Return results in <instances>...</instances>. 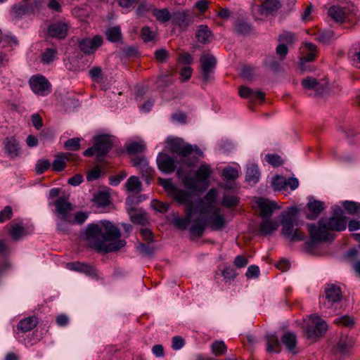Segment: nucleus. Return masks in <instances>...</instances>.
I'll return each mask as SVG.
<instances>
[{
	"mask_svg": "<svg viewBox=\"0 0 360 360\" xmlns=\"http://www.w3.org/2000/svg\"><path fill=\"white\" fill-rule=\"evenodd\" d=\"M80 238L93 248H123L126 242L122 239V233L118 226L109 220H101L90 223L81 232Z\"/></svg>",
	"mask_w": 360,
	"mask_h": 360,
	"instance_id": "nucleus-1",
	"label": "nucleus"
},
{
	"mask_svg": "<svg viewBox=\"0 0 360 360\" xmlns=\"http://www.w3.org/2000/svg\"><path fill=\"white\" fill-rule=\"evenodd\" d=\"M299 210L292 207L281 214V234L290 241H300L305 238V234L299 229H295L298 225Z\"/></svg>",
	"mask_w": 360,
	"mask_h": 360,
	"instance_id": "nucleus-2",
	"label": "nucleus"
},
{
	"mask_svg": "<svg viewBox=\"0 0 360 360\" xmlns=\"http://www.w3.org/2000/svg\"><path fill=\"white\" fill-rule=\"evenodd\" d=\"M212 173V169L209 165L202 164L195 172V178L186 176L183 183L187 188L191 190L201 191L205 189L208 186V179Z\"/></svg>",
	"mask_w": 360,
	"mask_h": 360,
	"instance_id": "nucleus-3",
	"label": "nucleus"
},
{
	"mask_svg": "<svg viewBox=\"0 0 360 360\" xmlns=\"http://www.w3.org/2000/svg\"><path fill=\"white\" fill-rule=\"evenodd\" d=\"M305 336L308 340L315 342L321 338L327 330V323L319 315L314 314L304 321L303 326Z\"/></svg>",
	"mask_w": 360,
	"mask_h": 360,
	"instance_id": "nucleus-4",
	"label": "nucleus"
},
{
	"mask_svg": "<svg viewBox=\"0 0 360 360\" xmlns=\"http://www.w3.org/2000/svg\"><path fill=\"white\" fill-rule=\"evenodd\" d=\"M307 229L311 240L314 243L331 241L335 238V234L328 230L323 221H319L317 225L309 224Z\"/></svg>",
	"mask_w": 360,
	"mask_h": 360,
	"instance_id": "nucleus-5",
	"label": "nucleus"
},
{
	"mask_svg": "<svg viewBox=\"0 0 360 360\" xmlns=\"http://www.w3.org/2000/svg\"><path fill=\"white\" fill-rule=\"evenodd\" d=\"M280 6L279 0H255L252 12L256 20H262L269 13L277 11Z\"/></svg>",
	"mask_w": 360,
	"mask_h": 360,
	"instance_id": "nucleus-6",
	"label": "nucleus"
},
{
	"mask_svg": "<svg viewBox=\"0 0 360 360\" xmlns=\"http://www.w3.org/2000/svg\"><path fill=\"white\" fill-rule=\"evenodd\" d=\"M357 8L352 4H347L344 7L333 6L328 9V15L336 22L352 20L356 15Z\"/></svg>",
	"mask_w": 360,
	"mask_h": 360,
	"instance_id": "nucleus-7",
	"label": "nucleus"
},
{
	"mask_svg": "<svg viewBox=\"0 0 360 360\" xmlns=\"http://www.w3.org/2000/svg\"><path fill=\"white\" fill-rule=\"evenodd\" d=\"M44 5V0H34L31 4H16L12 6L11 13L16 17L39 13Z\"/></svg>",
	"mask_w": 360,
	"mask_h": 360,
	"instance_id": "nucleus-8",
	"label": "nucleus"
},
{
	"mask_svg": "<svg viewBox=\"0 0 360 360\" xmlns=\"http://www.w3.org/2000/svg\"><path fill=\"white\" fill-rule=\"evenodd\" d=\"M165 142L172 153H177L181 158H186L193 152L192 146L184 142L181 139L168 138Z\"/></svg>",
	"mask_w": 360,
	"mask_h": 360,
	"instance_id": "nucleus-9",
	"label": "nucleus"
},
{
	"mask_svg": "<svg viewBox=\"0 0 360 360\" xmlns=\"http://www.w3.org/2000/svg\"><path fill=\"white\" fill-rule=\"evenodd\" d=\"M325 223L330 232L341 231L346 229L347 220V217L344 216L342 210L338 209L334 211L333 216Z\"/></svg>",
	"mask_w": 360,
	"mask_h": 360,
	"instance_id": "nucleus-10",
	"label": "nucleus"
},
{
	"mask_svg": "<svg viewBox=\"0 0 360 360\" xmlns=\"http://www.w3.org/2000/svg\"><path fill=\"white\" fill-rule=\"evenodd\" d=\"M200 63L202 79L207 82L212 79V73L215 68L217 60L213 56L203 53L200 58Z\"/></svg>",
	"mask_w": 360,
	"mask_h": 360,
	"instance_id": "nucleus-11",
	"label": "nucleus"
},
{
	"mask_svg": "<svg viewBox=\"0 0 360 360\" xmlns=\"http://www.w3.org/2000/svg\"><path fill=\"white\" fill-rule=\"evenodd\" d=\"M205 221L207 225L213 230L223 229L226 224L224 215L221 213V210L217 207L211 209L209 217Z\"/></svg>",
	"mask_w": 360,
	"mask_h": 360,
	"instance_id": "nucleus-12",
	"label": "nucleus"
},
{
	"mask_svg": "<svg viewBox=\"0 0 360 360\" xmlns=\"http://www.w3.org/2000/svg\"><path fill=\"white\" fill-rule=\"evenodd\" d=\"M33 226L28 223L20 221L12 225L9 234L14 240H18L27 235L32 233Z\"/></svg>",
	"mask_w": 360,
	"mask_h": 360,
	"instance_id": "nucleus-13",
	"label": "nucleus"
},
{
	"mask_svg": "<svg viewBox=\"0 0 360 360\" xmlns=\"http://www.w3.org/2000/svg\"><path fill=\"white\" fill-rule=\"evenodd\" d=\"M78 157L70 153H60L55 155V159L51 164L52 170L56 172L63 171L68 161L75 162Z\"/></svg>",
	"mask_w": 360,
	"mask_h": 360,
	"instance_id": "nucleus-14",
	"label": "nucleus"
},
{
	"mask_svg": "<svg viewBox=\"0 0 360 360\" xmlns=\"http://www.w3.org/2000/svg\"><path fill=\"white\" fill-rule=\"evenodd\" d=\"M103 39L99 35H96L92 39L84 38L79 41V47L84 53L89 54L94 53L98 47L102 45Z\"/></svg>",
	"mask_w": 360,
	"mask_h": 360,
	"instance_id": "nucleus-15",
	"label": "nucleus"
},
{
	"mask_svg": "<svg viewBox=\"0 0 360 360\" xmlns=\"http://www.w3.org/2000/svg\"><path fill=\"white\" fill-rule=\"evenodd\" d=\"M97 151L98 158L103 157L110 150L112 141L110 137L107 135H101L95 138L94 143Z\"/></svg>",
	"mask_w": 360,
	"mask_h": 360,
	"instance_id": "nucleus-16",
	"label": "nucleus"
},
{
	"mask_svg": "<svg viewBox=\"0 0 360 360\" xmlns=\"http://www.w3.org/2000/svg\"><path fill=\"white\" fill-rule=\"evenodd\" d=\"M193 22V19L187 11H176L172 13V23L179 25L182 30H186Z\"/></svg>",
	"mask_w": 360,
	"mask_h": 360,
	"instance_id": "nucleus-17",
	"label": "nucleus"
},
{
	"mask_svg": "<svg viewBox=\"0 0 360 360\" xmlns=\"http://www.w3.org/2000/svg\"><path fill=\"white\" fill-rule=\"evenodd\" d=\"M302 56L300 58V65L303 69L305 63L313 61L316 56V46L310 42L304 44L302 51Z\"/></svg>",
	"mask_w": 360,
	"mask_h": 360,
	"instance_id": "nucleus-18",
	"label": "nucleus"
},
{
	"mask_svg": "<svg viewBox=\"0 0 360 360\" xmlns=\"http://www.w3.org/2000/svg\"><path fill=\"white\" fill-rule=\"evenodd\" d=\"M157 163L160 171L166 174L173 172L176 168L174 160L169 155L160 153L157 158Z\"/></svg>",
	"mask_w": 360,
	"mask_h": 360,
	"instance_id": "nucleus-19",
	"label": "nucleus"
},
{
	"mask_svg": "<svg viewBox=\"0 0 360 360\" xmlns=\"http://www.w3.org/2000/svg\"><path fill=\"white\" fill-rule=\"evenodd\" d=\"M68 30V27L65 22H56L49 26L47 32L51 37L63 39L67 36Z\"/></svg>",
	"mask_w": 360,
	"mask_h": 360,
	"instance_id": "nucleus-20",
	"label": "nucleus"
},
{
	"mask_svg": "<svg viewBox=\"0 0 360 360\" xmlns=\"http://www.w3.org/2000/svg\"><path fill=\"white\" fill-rule=\"evenodd\" d=\"M302 84L305 89L314 90L316 95L321 94L326 88V82H319L316 79L311 77L304 79Z\"/></svg>",
	"mask_w": 360,
	"mask_h": 360,
	"instance_id": "nucleus-21",
	"label": "nucleus"
},
{
	"mask_svg": "<svg viewBox=\"0 0 360 360\" xmlns=\"http://www.w3.org/2000/svg\"><path fill=\"white\" fill-rule=\"evenodd\" d=\"M6 153L8 155L14 158L18 157L20 153L19 143L14 137H7L3 143Z\"/></svg>",
	"mask_w": 360,
	"mask_h": 360,
	"instance_id": "nucleus-22",
	"label": "nucleus"
},
{
	"mask_svg": "<svg viewBox=\"0 0 360 360\" xmlns=\"http://www.w3.org/2000/svg\"><path fill=\"white\" fill-rule=\"evenodd\" d=\"M257 204L260 210V216L262 218L269 217L272 215L274 210L276 209V204L269 200L259 198Z\"/></svg>",
	"mask_w": 360,
	"mask_h": 360,
	"instance_id": "nucleus-23",
	"label": "nucleus"
},
{
	"mask_svg": "<svg viewBox=\"0 0 360 360\" xmlns=\"http://www.w3.org/2000/svg\"><path fill=\"white\" fill-rule=\"evenodd\" d=\"M56 210L61 216V218L67 221L68 217L70 216L71 211L73 210L72 204L65 199L59 198L55 202Z\"/></svg>",
	"mask_w": 360,
	"mask_h": 360,
	"instance_id": "nucleus-24",
	"label": "nucleus"
},
{
	"mask_svg": "<svg viewBox=\"0 0 360 360\" xmlns=\"http://www.w3.org/2000/svg\"><path fill=\"white\" fill-rule=\"evenodd\" d=\"M67 266L69 269L71 270L82 272L94 277L98 276L97 270L94 267L87 264L81 262H70L67 264Z\"/></svg>",
	"mask_w": 360,
	"mask_h": 360,
	"instance_id": "nucleus-25",
	"label": "nucleus"
},
{
	"mask_svg": "<svg viewBox=\"0 0 360 360\" xmlns=\"http://www.w3.org/2000/svg\"><path fill=\"white\" fill-rule=\"evenodd\" d=\"M32 91L37 94L44 95L45 91V77L40 75H33L29 81Z\"/></svg>",
	"mask_w": 360,
	"mask_h": 360,
	"instance_id": "nucleus-26",
	"label": "nucleus"
},
{
	"mask_svg": "<svg viewBox=\"0 0 360 360\" xmlns=\"http://www.w3.org/2000/svg\"><path fill=\"white\" fill-rule=\"evenodd\" d=\"M179 204L186 205V210L193 209V205L190 201V195L184 190L176 188L175 190L169 195Z\"/></svg>",
	"mask_w": 360,
	"mask_h": 360,
	"instance_id": "nucleus-27",
	"label": "nucleus"
},
{
	"mask_svg": "<svg viewBox=\"0 0 360 360\" xmlns=\"http://www.w3.org/2000/svg\"><path fill=\"white\" fill-rule=\"evenodd\" d=\"M326 296L328 303L333 304L338 302L342 298L340 288L333 284L329 285L326 289Z\"/></svg>",
	"mask_w": 360,
	"mask_h": 360,
	"instance_id": "nucleus-28",
	"label": "nucleus"
},
{
	"mask_svg": "<svg viewBox=\"0 0 360 360\" xmlns=\"http://www.w3.org/2000/svg\"><path fill=\"white\" fill-rule=\"evenodd\" d=\"M344 259L354 263V269L360 275V249H349L344 256Z\"/></svg>",
	"mask_w": 360,
	"mask_h": 360,
	"instance_id": "nucleus-29",
	"label": "nucleus"
},
{
	"mask_svg": "<svg viewBox=\"0 0 360 360\" xmlns=\"http://www.w3.org/2000/svg\"><path fill=\"white\" fill-rule=\"evenodd\" d=\"M278 227L279 223L278 221L271 219H264L260 225L259 233L264 236L269 235L276 231Z\"/></svg>",
	"mask_w": 360,
	"mask_h": 360,
	"instance_id": "nucleus-30",
	"label": "nucleus"
},
{
	"mask_svg": "<svg viewBox=\"0 0 360 360\" xmlns=\"http://www.w3.org/2000/svg\"><path fill=\"white\" fill-rule=\"evenodd\" d=\"M38 323V319L35 316L27 317L21 320L18 324V329L23 333L32 330Z\"/></svg>",
	"mask_w": 360,
	"mask_h": 360,
	"instance_id": "nucleus-31",
	"label": "nucleus"
},
{
	"mask_svg": "<svg viewBox=\"0 0 360 360\" xmlns=\"http://www.w3.org/2000/svg\"><path fill=\"white\" fill-rule=\"evenodd\" d=\"M260 177V172L258 167L255 164H250L248 166L246 172V180L251 184H255L258 182Z\"/></svg>",
	"mask_w": 360,
	"mask_h": 360,
	"instance_id": "nucleus-32",
	"label": "nucleus"
},
{
	"mask_svg": "<svg viewBox=\"0 0 360 360\" xmlns=\"http://www.w3.org/2000/svg\"><path fill=\"white\" fill-rule=\"evenodd\" d=\"M307 207L311 212V214H307V218L309 219H314L322 212L323 210V205L321 201L314 200L307 204Z\"/></svg>",
	"mask_w": 360,
	"mask_h": 360,
	"instance_id": "nucleus-33",
	"label": "nucleus"
},
{
	"mask_svg": "<svg viewBox=\"0 0 360 360\" xmlns=\"http://www.w3.org/2000/svg\"><path fill=\"white\" fill-rule=\"evenodd\" d=\"M353 345L354 341L352 338L347 336H342L340 339L337 345L336 352L345 354L353 347Z\"/></svg>",
	"mask_w": 360,
	"mask_h": 360,
	"instance_id": "nucleus-34",
	"label": "nucleus"
},
{
	"mask_svg": "<svg viewBox=\"0 0 360 360\" xmlns=\"http://www.w3.org/2000/svg\"><path fill=\"white\" fill-rule=\"evenodd\" d=\"M211 37V31L207 25H200L196 32V38L198 41L202 44H206L210 41Z\"/></svg>",
	"mask_w": 360,
	"mask_h": 360,
	"instance_id": "nucleus-35",
	"label": "nucleus"
},
{
	"mask_svg": "<svg viewBox=\"0 0 360 360\" xmlns=\"http://www.w3.org/2000/svg\"><path fill=\"white\" fill-rule=\"evenodd\" d=\"M125 188L129 192L139 193L141 191V182L137 176H131L125 183Z\"/></svg>",
	"mask_w": 360,
	"mask_h": 360,
	"instance_id": "nucleus-36",
	"label": "nucleus"
},
{
	"mask_svg": "<svg viewBox=\"0 0 360 360\" xmlns=\"http://www.w3.org/2000/svg\"><path fill=\"white\" fill-rule=\"evenodd\" d=\"M282 342L290 352L295 353V349L297 345V340L294 333H285L282 337Z\"/></svg>",
	"mask_w": 360,
	"mask_h": 360,
	"instance_id": "nucleus-37",
	"label": "nucleus"
},
{
	"mask_svg": "<svg viewBox=\"0 0 360 360\" xmlns=\"http://www.w3.org/2000/svg\"><path fill=\"white\" fill-rule=\"evenodd\" d=\"M266 340L268 352H279L281 351V345L276 335H269L266 336Z\"/></svg>",
	"mask_w": 360,
	"mask_h": 360,
	"instance_id": "nucleus-38",
	"label": "nucleus"
},
{
	"mask_svg": "<svg viewBox=\"0 0 360 360\" xmlns=\"http://www.w3.org/2000/svg\"><path fill=\"white\" fill-rule=\"evenodd\" d=\"M221 275L226 283L231 285L234 279L236 278L238 274L233 268L229 266H224L221 270Z\"/></svg>",
	"mask_w": 360,
	"mask_h": 360,
	"instance_id": "nucleus-39",
	"label": "nucleus"
},
{
	"mask_svg": "<svg viewBox=\"0 0 360 360\" xmlns=\"http://www.w3.org/2000/svg\"><path fill=\"white\" fill-rule=\"evenodd\" d=\"M89 214L84 212H77L75 214H71L68 217L67 221L70 224H83L88 219Z\"/></svg>",
	"mask_w": 360,
	"mask_h": 360,
	"instance_id": "nucleus-40",
	"label": "nucleus"
},
{
	"mask_svg": "<svg viewBox=\"0 0 360 360\" xmlns=\"http://www.w3.org/2000/svg\"><path fill=\"white\" fill-rule=\"evenodd\" d=\"M193 217V209L186 210V216L184 218H178L174 220L176 226L180 229H185L189 224Z\"/></svg>",
	"mask_w": 360,
	"mask_h": 360,
	"instance_id": "nucleus-41",
	"label": "nucleus"
},
{
	"mask_svg": "<svg viewBox=\"0 0 360 360\" xmlns=\"http://www.w3.org/2000/svg\"><path fill=\"white\" fill-rule=\"evenodd\" d=\"M107 39L111 42L118 41L122 37L120 27L115 26L109 27L105 32Z\"/></svg>",
	"mask_w": 360,
	"mask_h": 360,
	"instance_id": "nucleus-42",
	"label": "nucleus"
},
{
	"mask_svg": "<svg viewBox=\"0 0 360 360\" xmlns=\"http://www.w3.org/2000/svg\"><path fill=\"white\" fill-rule=\"evenodd\" d=\"M153 15L161 22H168L170 18L172 19V15L170 14L167 8L154 9L153 11Z\"/></svg>",
	"mask_w": 360,
	"mask_h": 360,
	"instance_id": "nucleus-43",
	"label": "nucleus"
},
{
	"mask_svg": "<svg viewBox=\"0 0 360 360\" xmlns=\"http://www.w3.org/2000/svg\"><path fill=\"white\" fill-rule=\"evenodd\" d=\"M205 225H207L205 220L198 218L191 227V233L196 236H200L203 233Z\"/></svg>",
	"mask_w": 360,
	"mask_h": 360,
	"instance_id": "nucleus-44",
	"label": "nucleus"
},
{
	"mask_svg": "<svg viewBox=\"0 0 360 360\" xmlns=\"http://www.w3.org/2000/svg\"><path fill=\"white\" fill-rule=\"evenodd\" d=\"M94 201L98 207H105L110 202V195L107 193L100 192L95 195Z\"/></svg>",
	"mask_w": 360,
	"mask_h": 360,
	"instance_id": "nucleus-45",
	"label": "nucleus"
},
{
	"mask_svg": "<svg viewBox=\"0 0 360 360\" xmlns=\"http://www.w3.org/2000/svg\"><path fill=\"white\" fill-rule=\"evenodd\" d=\"M238 202L239 199L236 195L226 193L222 199L221 204L228 208H233L236 207Z\"/></svg>",
	"mask_w": 360,
	"mask_h": 360,
	"instance_id": "nucleus-46",
	"label": "nucleus"
},
{
	"mask_svg": "<svg viewBox=\"0 0 360 360\" xmlns=\"http://www.w3.org/2000/svg\"><path fill=\"white\" fill-rule=\"evenodd\" d=\"M146 146L142 141L140 142H133L129 143L127 146V151L129 154H136L142 153L145 150Z\"/></svg>",
	"mask_w": 360,
	"mask_h": 360,
	"instance_id": "nucleus-47",
	"label": "nucleus"
},
{
	"mask_svg": "<svg viewBox=\"0 0 360 360\" xmlns=\"http://www.w3.org/2000/svg\"><path fill=\"white\" fill-rule=\"evenodd\" d=\"M212 353L216 356H221L226 351V347L223 341H214L211 346Z\"/></svg>",
	"mask_w": 360,
	"mask_h": 360,
	"instance_id": "nucleus-48",
	"label": "nucleus"
},
{
	"mask_svg": "<svg viewBox=\"0 0 360 360\" xmlns=\"http://www.w3.org/2000/svg\"><path fill=\"white\" fill-rule=\"evenodd\" d=\"M343 207L349 214H359L360 213V203L347 200L344 202Z\"/></svg>",
	"mask_w": 360,
	"mask_h": 360,
	"instance_id": "nucleus-49",
	"label": "nucleus"
},
{
	"mask_svg": "<svg viewBox=\"0 0 360 360\" xmlns=\"http://www.w3.org/2000/svg\"><path fill=\"white\" fill-rule=\"evenodd\" d=\"M141 36L145 42H148L155 39V33L153 32L149 27L145 26L141 29Z\"/></svg>",
	"mask_w": 360,
	"mask_h": 360,
	"instance_id": "nucleus-50",
	"label": "nucleus"
},
{
	"mask_svg": "<svg viewBox=\"0 0 360 360\" xmlns=\"http://www.w3.org/2000/svg\"><path fill=\"white\" fill-rule=\"evenodd\" d=\"M64 147L70 150H78L80 148V139H70L64 143Z\"/></svg>",
	"mask_w": 360,
	"mask_h": 360,
	"instance_id": "nucleus-51",
	"label": "nucleus"
},
{
	"mask_svg": "<svg viewBox=\"0 0 360 360\" xmlns=\"http://www.w3.org/2000/svg\"><path fill=\"white\" fill-rule=\"evenodd\" d=\"M278 40L281 44H291L296 40V37L292 32H284L279 36Z\"/></svg>",
	"mask_w": 360,
	"mask_h": 360,
	"instance_id": "nucleus-52",
	"label": "nucleus"
},
{
	"mask_svg": "<svg viewBox=\"0 0 360 360\" xmlns=\"http://www.w3.org/2000/svg\"><path fill=\"white\" fill-rule=\"evenodd\" d=\"M334 323L343 326H352L354 325L353 318L345 315L340 317H338L334 320Z\"/></svg>",
	"mask_w": 360,
	"mask_h": 360,
	"instance_id": "nucleus-53",
	"label": "nucleus"
},
{
	"mask_svg": "<svg viewBox=\"0 0 360 360\" xmlns=\"http://www.w3.org/2000/svg\"><path fill=\"white\" fill-rule=\"evenodd\" d=\"M222 175L226 180H234L238 176V172L233 167L223 169Z\"/></svg>",
	"mask_w": 360,
	"mask_h": 360,
	"instance_id": "nucleus-54",
	"label": "nucleus"
},
{
	"mask_svg": "<svg viewBox=\"0 0 360 360\" xmlns=\"http://www.w3.org/2000/svg\"><path fill=\"white\" fill-rule=\"evenodd\" d=\"M265 160L274 167H278L283 164L281 158L276 154H268L266 155Z\"/></svg>",
	"mask_w": 360,
	"mask_h": 360,
	"instance_id": "nucleus-55",
	"label": "nucleus"
},
{
	"mask_svg": "<svg viewBox=\"0 0 360 360\" xmlns=\"http://www.w3.org/2000/svg\"><path fill=\"white\" fill-rule=\"evenodd\" d=\"M147 216L143 212H136L131 215V220L134 224H145L147 222Z\"/></svg>",
	"mask_w": 360,
	"mask_h": 360,
	"instance_id": "nucleus-56",
	"label": "nucleus"
},
{
	"mask_svg": "<svg viewBox=\"0 0 360 360\" xmlns=\"http://www.w3.org/2000/svg\"><path fill=\"white\" fill-rule=\"evenodd\" d=\"M235 30L240 34H246L251 31V27L247 22H240L235 25Z\"/></svg>",
	"mask_w": 360,
	"mask_h": 360,
	"instance_id": "nucleus-57",
	"label": "nucleus"
},
{
	"mask_svg": "<svg viewBox=\"0 0 360 360\" xmlns=\"http://www.w3.org/2000/svg\"><path fill=\"white\" fill-rule=\"evenodd\" d=\"M333 35L332 31L321 32L316 34V39L321 43L326 44L330 41Z\"/></svg>",
	"mask_w": 360,
	"mask_h": 360,
	"instance_id": "nucleus-58",
	"label": "nucleus"
},
{
	"mask_svg": "<svg viewBox=\"0 0 360 360\" xmlns=\"http://www.w3.org/2000/svg\"><path fill=\"white\" fill-rule=\"evenodd\" d=\"M152 207L158 212L165 213L168 211L169 205L159 200H154L151 202Z\"/></svg>",
	"mask_w": 360,
	"mask_h": 360,
	"instance_id": "nucleus-59",
	"label": "nucleus"
},
{
	"mask_svg": "<svg viewBox=\"0 0 360 360\" xmlns=\"http://www.w3.org/2000/svg\"><path fill=\"white\" fill-rule=\"evenodd\" d=\"M169 56L168 51L165 49L156 50L155 52V58L159 63L165 62Z\"/></svg>",
	"mask_w": 360,
	"mask_h": 360,
	"instance_id": "nucleus-60",
	"label": "nucleus"
},
{
	"mask_svg": "<svg viewBox=\"0 0 360 360\" xmlns=\"http://www.w3.org/2000/svg\"><path fill=\"white\" fill-rule=\"evenodd\" d=\"M13 214L12 208L10 206H6L0 212V223L4 222L11 218Z\"/></svg>",
	"mask_w": 360,
	"mask_h": 360,
	"instance_id": "nucleus-61",
	"label": "nucleus"
},
{
	"mask_svg": "<svg viewBox=\"0 0 360 360\" xmlns=\"http://www.w3.org/2000/svg\"><path fill=\"white\" fill-rule=\"evenodd\" d=\"M285 186V179L283 177L277 176L272 182V186L274 190L280 191Z\"/></svg>",
	"mask_w": 360,
	"mask_h": 360,
	"instance_id": "nucleus-62",
	"label": "nucleus"
},
{
	"mask_svg": "<svg viewBox=\"0 0 360 360\" xmlns=\"http://www.w3.org/2000/svg\"><path fill=\"white\" fill-rule=\"evenodd\" d=\"M259 275V269L257 266L252 265L248 267L245 276L248 278H257Z\"/></svg>",
	"mask_w": 360,
	"mask_h": 360,
	"instance_id": "nucleus-63",
	"label": "nucleus"
},
{
	"mask_svg": "<svg viewBox=\"0 0 360 360\" xmlns=\"http://www.w3.org/2000/svg\"><path fill=\"white\" fill-rule=\"evenodd\" d=\"M101 169L98 167H95L87 174L86 179L88 181L98 179L101 176Z\"/></svg>",
	"mask_w": 360,
	"mask_h": 360,
	"instance_id": "nucleus-64",
	"label": "nucleus"
}]
</instances>
